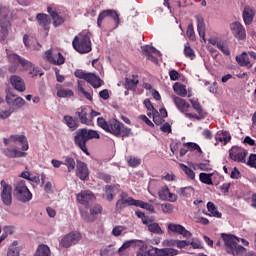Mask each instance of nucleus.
<instances>
[{"instance_id":"1","label":"nucleus","mask_w":256,"mask_h":256,"mask_svg":"<svg viewBox=\"0 0 256 256\" xmlns=\"http://www.w3.org/2000/svg\"><path fill=\"white\" fill-rule=\"evenodd\" d=\"M97 123L106 133H111L115 135V137H119V135H121V137H129L131 135V128L125 127V124L117 119L106 121L105 118L99 117Z\"/></svg>"},{"instance_id":"2","label":"nucleus","mask_w":256,"mask_h":256,"mask_svg":"<svg viewBox=\"0 0 256 256\" xmlns=\"http://www.w3.org/2000/svg\"><path fill=\"white\" fill-rule=\"evenodd\" d=\"M222 241L226 247L227 253L234 256H256V253L251 251L247 252V248L243 247L242 245L238 244L239 239L233 235L229 234H222L221 235Z\"/></svg>"},{"instance_id":"3","label":"nucleus","mask_w":256,"mask_h":256,"mask_svg":"<svg viewBox=\"0 0 256 256\" xmlns=\"http://www.w3.org/2000/svg\"><path fill=\"white\" fill-rule=\"evenodd\" d=\"M99 133L95 130H88L85 128L78 129L75 132L74 143L78 149L83 151L85 155H89V149L87 148V141L91 139H99Z\"/></svg>"},{"instance_id":"4","label":"nucleus","mask_w":256,"mask_h":256,"mask_svg":"<svg viewBox=\"0 0 256 256\" xmlns=\"http://www.w3.org/2000/svg\"><path fill=\"white\" fill-rule=\"evenodd\" d=\"M11 10L7 6H0V41L9 35V27H11Z\"/></svg>"},{"instance_id":"5","label":"nucleus","mask_w":256,"mask_h":256,"mask_svg":"<svg viewBox=\"0 0 256 256\" xmlns=\"http://www.w3.org/2000/svg\"><path fill=\"white\" fill-rule=\"evenodd\" d=\"M8 59H9L10 63H20V65L23 67V69H25L26 71H29V73H30V75H32V77H37V75H39L41 77L43 75V73H41L39 71V68H36L35 65H33L31 63V61L26 60L15 53L10 54L8 56Z\"/></svg>"},{"instance_id":"6","label":"nucleus","mask_w":256,"mask_h":256,"mask_svg":"<svg viewBox=\"0 0 256 256\" xmlns=\"http://www.w3.org/2000/svg\"><path fill=\"white\" fill-rule=\"evenodd\" d=\"M72 45L75 51L82 54L90 53L93 49L91 47V38L89 37V34H79L74 38Z\"/></svg>"},{"instance_id":"7","label":"nucleus","mask_w":256,"mask_h":256,"mask_svg":"<svg viewBox=\"0 0 256 256\" xmlns=\"http://www.w3.org/2000/svg\"><path fill=\"white\" fill-rule=\"evenodd\" d=\"M5 102L8 107H10L13 112L19 111V109H23L27 102L21 96L15 94L11 90H6Z\"/></svg>"},{"instance_id":"8","label":"nucleus","mask_w":256,"mask_h":256,"mask_svg":"<svg viewBox=\"0 0 256 256\" xmlns=\"http://www.w3.org/2000/svg\"><path fill=\"white\" fill-rule=\"evenodd\" d=\"M14 193L17 197V200L21 201L22 203H27L33 199V194L29 188H27L25 180L18 181L14 184Z\"/></svg>"},{"instance_id":"9","label":"nucleus","mask_w":256,"mask_h":256,"mask_svg":"<svg viewBox=\"0 0 256 256\" xmlns=\"http://www.w3.org/2000/svg\"><path fill=\"white\" fill-rule=\"evenodd\" d=\"M82 238L83 236L81 235V233L70 232L61 237L59 245H61V247H63L64 249H69V247H72V245H77V243H79Z\"/></svg>"},{"instance_id":"10","label":"nucleus","mask_w":256,"mask_h":256,"mask_svg":"<svg viewBox=\"0 0 256 256\" xmlns=\"http://www.w3.org/2000/svg\"><path fill=\"white\" fill-rule=\"evenodd\" d=\"M1 185V193L0 197L4 205H11L13 203V187L9 185L5 180L0 182Z\"/></svg>"},{"instance_id":"11","label":"nucleus","mask_w":256,"mask_h":256,"mask_svg":"<svg viewBox=\"0 0 256 256\" xmlns=\"http://www.w3.org/2000/svg\"><path fill=\"white\" fill-rule=\"evenodd\" d=\"M150 256H177L179 250L175 249V246H163V248H152L149 250Z\"/></svg>"},{"instance_id":"12","label":"nucleus","mask_w":256,"mask_h":256,"mask_svg":"<svg viewBox=\"0 0 256 256\" xmlns=\"http://www.w3.org/2000/svg\"><path fill=\"white\" fill-rule=\"evenodd\" d=\"M167 229L168 233L182 235V237H185L186 239H191V237H193V234L189 230H186L181 224L170 223L168 224Z\"/></svg>"},{"instance_id":"13","label":"nucleus","mask_w":256,"mask_h":256,"mask_svg":"<svg viewBox=\"0 0 256 256\" xmlns=\"http://www.w3.org/2000/svg\"><path fill=\"white\" fill-rule=\"evenodd\" d=\"M208 43H210V45L217 46V49H219L223 55H226L227 57L231 55V50H229V44H227V41L221 40L217 37H211L208 39Z\"/></svg>"},{"instance_id":"14","label":"nucleus","mask_w":256,"mask_h":256,"mask_svg":"<svg viewBox=\"0 0 256 256\" xmlns=\"http://www.w3.org/2000/svg\"><path fill=\"white\" fill-rule=\"evenodd\" d=\"M121 199H119L116 203L117 209H124V207H137L139 200H135L133 197H128L127 193L121 194Z\"/></svg>"},{"instance_id":"15","label":"nucleus","mask_w":256,"mask_h":256,"mask_svg":"<svg viewBox=\"0 0 256 256\" xmlns=\"http://www.w3.org/2000/svg\"><path fill=\"white\" fill-rule=\"evenodd\" d=\"M141 49L143 53L146 55L147 59H149V61H152V63L155 64L159 63V60L157 59V57H161V52L159 50L150 45L142 46ZM153 55H155L156 57Z\"/></svg>"},{"instance_id":"16","label":"nucleus","mask_w":256,"mask_h":256,"mask_svg":"<svg viewBox=\"0 0 256 256\" xmlns=\"http://www.w3.org/2000/svg\"><path fill=\"white\" fill-rule=\"evenodd\" d=\"M230 31H232L234 37H236V39H239L240 41H243V39L247 37L245 27H243V24L238 21L230 24Z\"/></svg>"},{"instance_id":"17","label":"nucleus","mask_w":256,"mask_h":256,"mask_svg":"<svg viewBox=\"0 0 256 256\" xmlns=\"http://www.w3.org/2000/svg\"><path fill=\"white\" fill-rule=\"evenodd\" d=\"M230 159L232 161H237L238 163H245V157H247V151L243 148L232 147L229 153Z\"/></svg>"},{"instance_id":"18","label":"nucleus","mask_w":256,"mask_h":256,"mask_svg":"<svg viewBox=\"0 0 256 256\" xmlns=\"http://www.w3.org/2000/svg\"><path fill=\"white\" fill-rule=\"evenodd\" d=\"M76 177H79L81 181H87V179H89V168L85 162L77 161Z\"/></svg>"},{"instance_id":"19","label":"nucleus","mask_w":256,"mask_h":256,"mask_svg":"<svg viewBox=\"0 0 256 256\" xmlns=\"http://www.w3.org/2000/svg\"><path fill=\"white\" fill-rule=\"evenodd\" d=\"M9 81L13 89H15V91H18L19 93H23L25 92V89H27V86L25 85V80H23L21 76L12 75L10 76Z\"/></svg>"},{"instance_id":"20","label":"nucleus","mask_w":256,"mask_h":256,"mask_svg":"<svg viewBox=\"0 0 256 256\" xmlns=\"http://www.w3.org/2000/svg\"><path fill=\"white\" fill-rule=\"evenodd\" d=\"M107 17H111L117 25H119V14L115 10H104L98 15L97 19V25L98 27H101V23H103V20Z\"/></svg>"},{"instance_id":"21","label":"nucleus","mask_w":256,"mask_h":256,"mask_svg":"<svg viewBox=\"0 0 256 256\" xmlns=\"http://www.w3.org/2000/svg\"><path fill=\"white\" fill-rule=\"evenodd\" d=\"M158 196L161 201H169L170 203H175L177 201V196L175 193H171L169 187L163 186L158 192Z\"/></svg>"},{"instance_id":"22","label":"nucleus","mask_w":256,"mask_h":256,"mask_svg":"<svg viewBox=\"0 0 256 256\" xmlns=\"http://www.w3.org/2000/svg\"><path fill=\"white\" fill-rule=\"evenodd\" d=\"M45 56L47 61H49V63H52V65H63V63H65V57H63L60 52L52 54L51 51L48 50L46 51Z\"/></svg>"},{"instance_id":"23","label":"nucleus","mask_w":256,"mask_h":256,"mask_svg":"<svg viewBox=\"0 0 256 256\" xmlns=\"http://www.w3.org/2000/svg\"><path fill=\"white\" fill-rule=\"evenodd\" d=\"M95 200V195H93V192L86 190L82 191L77 194V201L78 203H81V205H88L90 201Z\"/></svg>"},{"instance_id":"24","label":"nucleus","mask_w":256,"mask_h":256,"mask_svg":"<svg viewBox=\"0 0 256 256\" xmlns=\"http://www.w3.org/2000/svg\"><path fill=\"white\" fill-rule=\"evenodd\" d=\"M236 62L240 67H248L249 69L255 64V61L249 60L248 52H242L241 55L236 56Z\"/></svg>"},{"instance_id":"25","label":"nucleus","mask_w":256,"mask_h":256,"mask_svg":"<svg viewBox=\"0 0 256 256\" xmlns=\"http://www.w3.org/2000/svg\"><path fill=\"white\" fill-rule=\"evenodd\" d=\"M162 247H177L178 249H185V247H187V240L165 239L162 241Z\"/></svg>"},{"instance_id":"26","label":"nucleus","mask_w":256,"mask_h":256,"mask_svg":"<svg viewBox=\"0 0 256 256\" xmlns=\"http://www.w3.org/2000/svg\"><path fill=\"white\" fill-rule=\"evenodd\" d=\"M256 10L251 6H246L243 10L242 17L245 25H251L255 18Z\"/></svg>"},{"instance_id":"27","label":"nucleus","mask_w":256,"mask_h":256,"mask_svg":"<svg viewBox=\"0 0 256 256\" xmlns=\"http://www.w3.org/2000/svg\"><path fill=\"white\" fill-rule=\"evenodd\" d=\"M2 153L5 155V157H8L9 159H17L21 157H27V153L21 152L16 148H5L2 150Z\"/></svg>"},{"instance_id":"28","label":"nucleus","mask_w":256,"mask_h":256,"mask_svg":"<svg viewBox=\"0 0 256 256\" xmlns=\"http://www.w3.org/2000/svg\"><path fill=\"white\" fill-rule=\"evenodd\" d=\"M13 143H21L22 151H29V142L25 135H10Z\"/></svg>"},{"instance_id":"29","label":"nucleus","mask_w":256,"mask_h":256,"mask_svg":"<svg viewBox=\"0 0 256 256\" xmlns=\"http://www.w3.org/2000/svg\"><path fill=\"white\" fill-rule=\"evenodd\" d=\"M86 82L89 83L94 87V89H99L101 85H103V80L99 78V76L93 74V73H88V76L86 78Z\"/></svg>"},{"instance_id":"30","label":"nucleus","mask_w":256,"mask_h":256,"mask_svg":"<svg viewBox=\"0 0 256 256\" xmlns=\"http://www.w3.org/2000/svg\"><path fill=\"white\" fill-rule=\"evenodd\" d=\"M176 193L180 197H186L189 199V197H192V195L195 194V188L192 186L180 187L176 190Z\"/></svg>"},{"instance_id":"31","label":"nucleus","mask_w":256,"mask_h":256,"mask_svg":"<svg viewBox=\"0 0 256 256\" xmlns=\"http://www.w3.org/2000/svg\"><path fill=\"white\" fill-rule=\"evenodd\" d=\"M172 99L177 109H179V111H182V113H185L186 111H188L190 105L187 103V101L177 96H173Z\"/></svg>"},{"instance_id":"32","label":"nucleus","mask_w":256,"mask_h":256,"mask_svg":"<svg viewBox=\"0 0 256 256\" xmlns=\"http://www.w3.org/2000/svg\"><path fill=\"white\" fill-rule=\"evenodd\" d=\"M36 19L41 27H43L46 31L49 30V25H51V18L47 14H38Z\"/></svg>"},{"instance_id":"33","label":"nucleus","mask_w":256,"mask_h":256,"mask_svg":"<svg viewBox=\"0 0 256 256\" xmlns=\"http://www.w3.org/2000/svg\"><path fill=\"white\" fill-rule=\"evenodd\" d=\"M148 227V231L150 233H154L155 235H163V229L159 226V223L148 220V223L145 224Z\"/></svg>"},{"instance_id":"34","label":"nucleus","mask_w":256,"mask_h":256,"mask_svg":"<svg viewBox=\"0 0 256 256\" xmlns=\"http://www.w3.org/2000/svg\"><path fill=\"white\" fill-rule=\"evenodd\" d=\"M48 13L52 17L55 27H59V25H63V23H65L63 17L59 16V14L55 12V10H53L51 7H48Z\"/></svg>"},{"instance_id":"35","label":"nucleus","mask_w":256,"mask_h":256,"mask_svg":"<svg viewBox=\"0 0 256 256\" xmlns=\"http://www.w3.org/2000/svg\"><path fill=\"white\" fill-rule=\"evenodd\" d=\"M34 256H51V248L47 244L38 245Z\"/></svg>"},{"instance_id":"36","label":"nucleus","mask_w":256,"mask_h":256,"mask_svg":"<svg viewBox=\"0 0 256 256\" xmlns=\"http://www.w3.org/2000/svg\"><path fill=\"white\" fill-rule=\"evenodd\" d=\"M216 141H220V143H224L227 145L231 141V134L227 131H219L215 136Z\"/></svg>"},{"instance_id":"37","label":"nucleus","mask_w":256,"mask_h":256,"mask_svg":"<svg viewBox=\"0 0 256 256\" xmlns=\"http://www.w3.org/2000/svg\"><path fill=\"white\" fill-rule=\"evenodd\" d=\"M139 240H127L123 243V245L118 249V254L120 256H125V250L129 249V247H136Z\"/></svg>"},{"instance_id":"38","label":"nucleus","mask_w":256,"mask_h":256,"mask_svg":"<svg viewBox=\"0 0 256 256\" xmlns=\"http://www.w3.org/2000/svg\"><path fill=\"white\" fill-rule=\"evenodd\" d=\"M196 20L199 37L205 40V20L201 16H196Z\"/></svg>"},{"instance_id":"39","label":"nucleus","mask_w":256,"mask_h":256,"mask_svg":"<svg viewBox=\"0 0 256 256\" xmlns=\"http://www.w3.org/2000/svg\"><path fill=\"white\" fill-rule=\"evenodd\" d=\"M63 165L67 166L68 173H71V171H75V167H77V163H75V159L69 156L64 157Z\"/></svg>"},{"instance_id":"40","label":"nucleus","mask_w":256,"mask_h":256,"mask_svg":"<svg viewBox=\"0 0 256 256\" xmlns=\"http://www.w3.org/2000/svg\"><path fill=\"white\" fill-rule=\"evenodd\" d=\"M73 95H75V93L71 89L59 88L57 90V97H60L61 99H67L69 97H73Z\"/></svg>"},{"instance_id":"41","label":"nucleus","mask_w":256,"mask_h":256,"mask_svg":"<svg viewBox=\"0 0 256 256\" xmlns=\"http://www.w3.org/2000/svg\"><path fill=\"white\" fill-rule=\"evenodd\" d=\"M174 92L180 97H187V88L183 84L175 83L173 86Z\"/></svg>"},{"instance_id":"42","label":"nucleus","mask_w":256,"mask_h":256,"mask_svg":"<svg viewBox=\"0 0 256 256\" xmlns=\"http://www.w3.org/2000/svg\"><path fill=\"white\" fill-rule=\"evenodd\" d=\"M137 85H139V79H137V76L133 75L132 78H125L126 89H135Z\"/></svg>"},{"instance_id":"43","label":"nucleus","mask_w":256,"mask_h":256,"mask_svg":"<svg viewBox=\"0 0 256 256\" xmlns=\"http://www.w3.org/2000/svg\"><path fill=\"white\" fill-rule=\"evenodd\" d=\"M64 123L69 127L70 131H75L79 127L75 119L69 115L64 116Z\"/></svg>"},{"instance_id":"44","label":"nucleus","mask_w":256,"mask_h":256,"mask_svg":"<svg viewBox=\"0 0 256 256\" xmlns=\"http://www.w3.org/2000/svg\"><path fill=\"white\" fill-rule=\"evenodd\" d=\"M207 209L210 212V217H216L217 219H221V213L217 211V207L213 202L207 203Z\"/></svg>"},{"instance_id":"45","label":"nucleus","mask_w":256,"mask_h":256,"mask_svg":"<svg viewBox=\"0 0 256 256\" xmlns=\"http://www.w3.org/2000/svg\"><path fill=\"white\" fill-rule=\"evenodd\" d=\"M201 183H204L205 185H213V174H207V173H200L199 175Z\"/></svg>"},{"instance_id":"46","label":"nucleus","mask_w":256,"mask_h":256,"mask_svg":"<svg viewBox=\"0 0 256 256\" xmlns=\"http://www.w3.org/2000/svg\"><path fill=\"white\" fill-rule=\"evenodd\" d=\"M136 207H140V209H146V211H149L150 213H155V208H153V205L143 202L141 200H138V204Z\"/></svg>"},{"instance_id":"47","label":"nucleus","mask_w":256,"mask_h":256,"mask_svg":"<svg viewBox=\"0 0 256 256\" xmlns=\"http://www.w3.org/2000/svg\"><path fill=\"white\" fill-rule=\"evenodd\" d=\"M136 207H140V209H146V211H149L150 213H155V208H153V205L143 202L141 200H138V204Z\"/></svg>"},{"instance_id":"48","label":"nucleus","mask_w":256,"mask_h":256,"mask_svg":"<svg viewBox=\"0 0 256 256\" xmlns=\"http://www.w3.org/2000/svg\"><path fill=\"white\" fill-rule=\"evenodd\" d=\"M184 55L185 57H188L189 59H192L195 57V51L191 46L187 43L184 45Z\"/></svg>"},{"instance_id":"49","label":"nucleus","mask_w":256,"mask_h":256,"mask_svg":"<svg viewBox=\"0 0 256 256\" xmlns=\"http://www.w3.org/2000/svg\"><path fill=\"white\" fill-rule=\"evenodd\" d=\"M77 115L80 119V123H83V125H86L87 123V115H88V110L87 108H82L80 112H77Z\"/></svg>"},{"instance_id":"50","label":"nucleus","mask_w":256,"mask_h":256,"mask_svg":"<svg viewBox=\"0 0 256 256\" xmlns=\"http://www.w3.org/2000/svg\"><path fill=\"white\" fill-rule=\"evenodd\" d=\"M181 169L184 171L185 175L189 177V179H195V172L189 168V166L185 164H180Z\"/></svg>"},{"instance_id":"51","label":"nucleus","mask_w":256,"mask_h":256,"mask_svg":"<svg viewBox=\"0 0 256 256\" xmlns=\"http://www.w3.org/2000/svg\"><path fill=\"white\" fill-rule=\"evenodd\" d=\"M184 147H187L189 151H198V153H202L201 147L197 143L187 142L183 144Z\"/></svg>"},{"instance_id":"52","label":"nucleus","mask_w":256,"mask_h":256,"mask_svg":"<svg viewBox=\"0 0 256 256\" xmlns=\"http://www.w3.org/2000/svg\"><path fill=\"white\" fill-rule=\"evenodd\" d=\"M152 116L155 125H161V123L165 122V120L159 115V112L156 109H153Z\"/></svg>"},{"instance_id":"53","label":"nucleus","mask_w":256,"mask_h":256,"mask_svg":"<svg viewBox=\"0 0 256 256\" xmlns=\"http://www.w3.org/2000/svg\"><path fill=\"white\" fill-rule=\"evenodd\" d=\"M186 35L190 41H195V30L193 29V24L188 25Z\"/></svg>"},{"instance_id":"54","label":"nucleus","mask_w":256,"mask_h":256,"mask_svg":"<svg viewBox=\"0 0 256 256\" xmlns=\"http://www.w3.org/2000/svg\"><path fill=\"white\" fill-rule=\"evenodd\" d=\"M104 197H106L107 201H113V187L112 186L105 187Z\"/></svg>"},{"instance_id":"55","label":"nucleus","mask_w":256,"mask_h":256,"mask_svg":"<svg viewBox=\"0 0 256 256\" xmlns=\"http://www.w3.org/2000/svg\"><path fill=\"white\" fill-rule=\"evenodd\" d=\"M15 113L10 107L0 112V119H9Z\"/></svg>"},{"instance_id":"56","label":"nucleus","mask_w":256,"mask_h":256,"mask_svg":"<svg viewBox=\"0 0 256 256\" xmlns=\"http://www.w3.org/2000/svg\"><path fill=\"white\" fill-rule=\"evenodd\" d=\"M195 169H200V171H211V165L209 162L199 163L195 165Z\"/></svg>"},{"instance_id":"57","label":"nucleus","mask_w":256,"mask_h":256,"mask_svg":"<svg viewBox=\"0 0 256 256\" xmlns=\"http://www.w3.org/2000/svg\"><path fill=\"white\" fill-rule=\"evenodd\" d=\"M161 209L164 213H173V210L175 209V207L173 206V204L164 203V204H161Z\"/></svg>"},{"instance_id":"58","label":"nucleus","mask_w":256,"mask_h":256,"mask_svg":"<svg viewBox=\"0 0 256 256\" xmlns=\"http://www.w3.org/2000/svg\"><path fill=\"white\" fill-rule=\"evenodd\" d=\"M191 247L192 249H203V242L199 239H192Z\"/></svg>"},{"instance_id":"59","label":"nucleus","mask_w":256,"mask_h":256,"mask_svg":"<svg viewBox=\"0 0 256 256\" xmlns=\"http://www.w3.org/2000/svg\"><path fill=\"white\" fill-rule=\"evenodd\" d=\"M101 256H111L113 255V248L111 246L100 249Z\"/></svg>"},{"instance_id":"60","label":"nucleus","mask_w":256,"mask_h":256,"mask_svg":"<svg viewBox=\"0 0 256 256\" xmlns=\"http://www.w3.org/2000/svg\"><path fill=\"white\" fill-rule=\"evenodd\" d=\"M125 231V227L123 226H115L112 229V235H114V237H119V235H121V233H123Z\"/></svg>"},{"instance_id":"61","label":"nucleus","mask_w":256,"mask_h":256,"mask_svg":"<svg viewBox=\"0 0 256 256\" xmlns=\"http://www.w3.org/2000/svg\"><path fill=\"white\" fill-rule=\"evenodd\" d=\"M128 165L130 167H137L138 165H141V160L139 158L130 157L128 159Z\"/></svg>"},{"instance_id":"62","label":"nucleus","mask_w":256,"mask_h":256,"mask_svg":"<svg viewBox=\"0 0 256 256\" xmlns=\"http://www.w3.org/2000/svg\"><path fill=\"white\" fill-rule=\"evenodd\" d=\"M135 215L142 220V223L145 225L146 223H149V217L145 216V214L142 211H136Z\"/></svg>"},{"instance_id":"63","label":"nucleus","mask_w":256,"mask_h":256,"mask_svg":"<svg viewBox=\"0 0 256 256\" xmlns=\"http://www.w3.org/2000/svg\"><path fill=\"white\" fill-rule=\"evenodd\" d=\"M21 248H8L7 256H19Z\"/></svg>"},{"instance_id":"64","label":"nucleus","mask_w":256,"mask_h":256,"mask_svg":"<svg viewBox=\"0 0 256 256\" xmlns=\"http://www.w3.org/2000/svg\"><path fill=\"white\" fill-rule=\"evenodd\" d=\"M248 165L249 167L256 168V154H251L249 156Z\"/></svg>"}]
</instances>
